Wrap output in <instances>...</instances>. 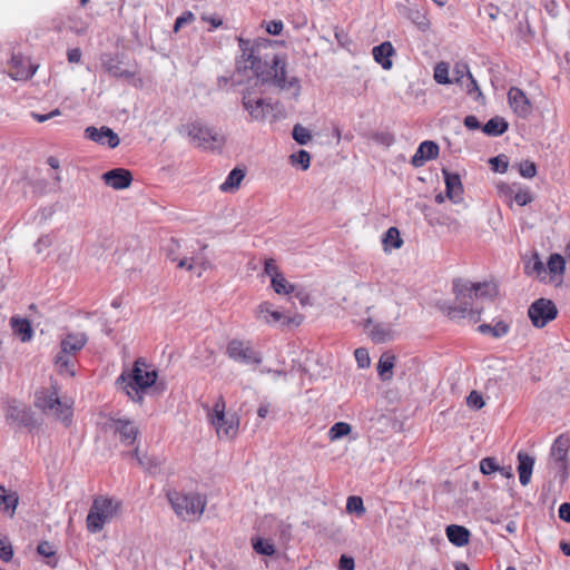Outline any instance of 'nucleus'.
Wrapping results in <instances>:
<instances>
[{
	"label": "nucleus",
	"instance_id": "obj_18",
	"mask_svg": "<svg viewBox=\"0 0 570 570\" xmlns=\"http://www.w3.org/2000/svg\"><path fill=\"white\" fill-rule=\"evenodd\" d=\"M508 102L511 109L520 118H528L532 112V105L525 92L518 88L511 87L508 91Z\"/></svg>",
	"mask_w": 570,
	"mask_h": 570
},
{
	"label": "nucleus",
	"instance_id": "obj_45",
	"mask_svg": "<svg viewBox=\"0 0 570 570\" xmlns=\"http://www.w3.org/2000/svg\"><path fill=\"white\" fill-rule=\"evenodd\" d=\"M490 165L495 173H505L509 167V161L505 155H499L490 159Z\"/></svg>",
	"mask_w": 570,
	"mask_h": 570
},
{
	"label": "nucleus",
	"instance_id": "obj_61",
	"mask_svg": "<svg viewBox=\"0 0 570 570\" xmlns=\"http://www.w3.org/2000/svg\"><path fill=\"white\" fill-rule=\"evenodd\" d=\"M464 126L470 130L479 129L480 121L478 120V118L475 116L470 115L464 118Z\"/></svg>",
	"mask_w": 570,
	"mask_h": 570
},
{
	"label": "nucleus",
	"instance_id": "obj_52",
	"mask_svg": "<svg viewBox=\"0 0 570 570\" xmlns=\"http://www.w3.org/2000/svg\"><path fill=\"white\" fill-rule=\"evenodd\" d=\"M194 20H195L194 13L191 11H185L181 16H179L176 19L174 30L178 31L180 28L193 22Z\"/></svg>",
	"mask_w": 570,
	"mask_h": 570
},
{
	"label": "nucleus",
	"instance_id": "obj_48",
	"mask_svg": "<svg viewBox=\"0 0 570 570\" xmlns=\"http://www.w3.org/2000/svg\"><path fill=\"white\" fill-rule=\"evenodd\" d=\"M466 403L471 409L480 410L484 406V400L482 395L476 392L472 391L469 396L466 397Z\"/></svg>",
	"mask_w": 570,
	"mask_h": 570
},
{
	"label": "nucleus",
	"instance_id": "obj_30",
	"mask_svg": "<svg viewBox=\"0 0 570 570\" xmlns=\"http://www.w3.org/2000/svg\"><path fill=\"white\" fill-rule=\"evenodd\" d=\"M446 535L451 543L456 547H464L469 543L470 532L462 525L451 524L446 528Z\"/></svg>",
	"mask_w": 570,
	"mask_h": 570
},
{
	"label": "nucleus",
	"instance_id": "obj_21",
	"mask_svg": "<svg viewBox=\"0 0 570 570\" xmlns=\"http://www.w3.org/2000/svg\"><path fill=\"white\" fill-rule=\"evenodd\" d=\"M102 180L106 185L114 189L120 190L128 188L132 181V175L129 170L124 168H115L106 171L102 175Z\"/></svg>",
	"mask_w": 570,
	"mask_h": 570
},
{
	"label": "nucleus",
	"instance_id": "obj_63",
	"mask_svg": "<svg viewBox=\"0 0 570 570\" xmlns=\"http://www.w3.org/2000/svg\"><path fill=\"white\" fill-rule=\"evenodd\" d=\"M67 57L69 62L77 63L81 59V51L78 48L69 49Z\"/></svg>",
	"mask_w": 570,
	"mask_h": 570
},
{
	"label": "nucleus",
	"instance_id": "obj_33",
	"mask_svg": "<svg viewBox=\"0 0 570 570\" xmlns=\"http://www.w3.org/2000/svg\"><path fill=\"white\" fill-rule=\"evenodd\" d=\"M18 500L16 492H7L4 485L0 484V510L8 512L12 517L18 505Z\"/></svg>",
	"mask_w": 570,
	"mask_h": 570
},
{
	"label": "nucleus",
	"instance_id": "obj_10",
	"mask_svg": "<svg viewBox=\"0 0 570 570\" xmlns=\"http://www.w3.org/2000/svg\"><path fill=\"white\" fill-rule=\"evenodd\" d=\"M184 131L198 147L205 149H214L224 144V137L219 132L199 120L187 124Z\"/></svg>",
	"mask_w": 570,
	"mask_h": 570
},
{
	"label": "nucleus",
	"instance_id": "obj_44",
	"mask_svg": "<svg viewBox=\"0 0 570 570\" xmlns=\"http://www.w3.org/2000/svg\"><path fill=\"white\" fill-rule=\"evenodd\" d=\"M519 174L524 178H533L537 175V166L533 161L524 160L518 165Z\"/></svg>",
	"mask_w": 570,
	"mask_h": 570
},
{
	"label": "nucleus",
	"instance_id": "obj_59",
	"mask_svg": "<svg viewBox=\"0 0 570 570\" xmlns=\"http://www.w3.org/2000/svg\"><path fill=\"white\" fill-rule=\"evenodd\" d=\"M375 140L380 144L390 146L394 142V137L389 132H381L375 135Z\"/></svg>",
	"mask_w": 570,
	"mask_h": 570
},
{
	"label": "nucleus",
	"instance_id": "obj_43",
	"mask_svg": "<svg viewBox=\"0 0 570 570\" xmlns=\"http://www.w3.org/2000/svg\"><path fill=\"white\" fill-rule=\"evenodd\" d=\"M469 73H471V71L466 62H456L453 67L452 80L453 82L461 83L464 77L469 78Z\"/></svg>",
	"mask_w": 570,
	"mask_h": 570
},
{
	"label": "nucleus",
	"instance_id": "obj_35",
	"mask_svg": "<svg viewBox=\"0 0 570 570\" xmlns=\"http://www.w3.org/2000/svg\"><path fill=\"white\" fill-rule=\"evenodd\" d=\"M402 243L403 240L396 227H390L382 237L384 249L399 248L401 247Z\"/></svg>",
	"mask_w": 570,
	"mask_h": 570
},
{
	"label": "nucleus",
	"instance_id": "obj_6",
	"mask_svg": "<svg viewBox=\"0 0 570 570\" xmlns=\"http://www.w3.org/2000/svg\"><path fill=\"white\" fill-rule=\"evenodd\" d=\"M120 500L107 495L95 497L86 518L88 532L94 534L101 532L106 524L120 514Z\"/></svg>",
	"mask_w": 570,
	"mask_h": 570
},
{
	"label": "nucleus",
	"instance_id": "obj_17",
	"mask_svg": "<svg viewBox=\"0 0 570 570\" xmlns=\"http://www.w3.org/2000/svg\"><path fill=\"white\" fill-rule=\"evenodd\" d=\"M85 137L99 145L108 146L109 148H116L120 144L118 135L109 127L102 126L97 128L89 126L85 129Z\"/></svg>",
	"mask_w": 570,
	"mask_h": 570
},
{
	"label": "nucleus",
	"instance_id": "obj_26",
	"mask_svg": "<svg viewBox=\"0 0 570 570\" xmlns=\"http://www.w3.org/2000/svg\"><path fill=\"white\" fill-rule=\"evenodd\" d=\"M564 269H566L564 258L557 253L552 254L547 262L548 282L557 281L558 283H560L562 275L564 273Z\"/></svg>",
	"mask_w": 570,
	"mask_h": 570
},
{
	"label": "nucleus",
	"instance_id": "obj_37",
	"mask_svg": "<svg viewBox=\"0 0 570 570\" xmlns=\"http://www.w3.org/2000/svg\"><path fill=\"white\" fill-rule=\"evenodd\" d=\"M352 431V426L346 422H337L335 423L328 431V438L332 442L337 441L346 435H348Z\"/></svg>",
	"mask_w": 570,
	"mask_h": 570
},
{
	"label": "nucleus",
	"instance_id": "obj_51",
	"mask_svg": "<svg viewBox=\"0 0 570 570\" xmlns=\"http://www.w3.org/2000/svg\"><path fill=\"white\" fill-rule=\"evenodd\" d=\"M264 272L266 275H268L271 277V281L273 278H276L279 275H282V273L279 272L278 265L272 258L265 261Z\"/></svg>",
	"mask_w": 570,
	"mask_h": 570
},
{
	"label": "nucleus",
	"instance_id": "obj_50",
	"mask_svg": "<svg viewBox=\"0 0 570 570\" xmlns=\"http://www.w3.org/2000/svg\"><path fill=\"white\" fill-rule=\"evenodd\" d=\"M519 206H525L533 200L532 194L528 189H520L513 197Z\"/></svg>",
	"mask_w": 570,
	"mask_h": 570
},
{
	"label": "nucleus",
	"instance_id": "obj_46",
	"mask_svg": "<svg viewBox=\"0 0 570 570\" xmlns=\"http://www.w3.org/2000/svg\"><path fill=\"white\" fill-rule=\"evenodd\" d=\"M480 471L488 475L500 471V465L493 458H484L480 461Z\"/></svg>",
	"mask_w": 570,
	"mask_h": 570
},
{
	"label": "nucleus",
	"instance_id": "obj_32",
	"mask_svg": "<svg viewBox=\"0 0 570 570\" xmlns=\"http://www.w3.org/2000/svg\"><path fill=\"white\" fill-rule=\"evenodd\" d=\"M509 128L508 121L499 116H495L488 120V122L482 127V131L491 137H498L503 135Z\"/></svg>",
	"mask_w": 570,
	"mask_h": 570
},
{
	"label": "nucleus",
	"instance_id": "obj_29",
	"mask_svg": "<svg viewBox=\"0 0 570 570\" xmlns=\"http://www.w3.org/2000/svg\"><path fill=\"white\" fill-rule=\"evenodd\" d=\"M525 272L537 277L541 282H548V271L547 264H544L540 258L537 252L533 253L531 258L525 265Z\"/></svg>",
	"mask_w": 570,
	"mask_h": 570
},
{
	"label": "nucleus",
	"instance_id": "obj_2",
	"mask_svg": "<svg viewBox=\"0 0 570 570\" xmlns=\"http://www.w3.org/2000/svg\"><path fill=\"white\" fill-rule=\"evenodd\" d=\"M455 302L443 306L444 312L452 320L469 318L476 323L482 313L481 301L491 298L495 294V286L491 283H472L468 279H456L453 283Z\"/></svg>",
	"mask_w": 570,
	"mask_h": 570
},
{
	"label": "nucleus",
	"instance_id": "obj_56",
	"mask_svg": "<svg viewBox=\"0 0 570 570\" xmlns=\"http://www.w3.org/2000/svg\"><path fill=\"white\" fill-rule=\"evenodd\" d=\"M468 80H469V85L466 87V92L469 95H473L475 92L478 95V97L482 96L480 87H479L476 80L474 79V77L472 76V73H469Z\"/></svg>",
	"mask_w": 570,
	"mask_h": 570
},
{
	"label": "nucleus",
	"instance_id": "obj_12",
	"mask_svg": "<svg viewBox=\"0 0 570 570\" xmlns=\"http://www.w3.org/2000/svg\"><path fill=\"white\" fill-rule=\"evenodd\" d=\"M570 448V440L564 435H559L550 450L549 464L554 470L556 474L561 479L568 476V452Z\"/></svg>",
	"mask_w": 570,
	"mask_h": 570
},
{
	"label": "nucleus",
	"instance_id": "obj_38",
	"mask_svg": "<svg viewBox=\"0 0 570 570\" xmlns=\"http://www.w3.org/2000/svg\"><path fill=\"white\" fill-rule=\"evenodd\" d=\"M292 166H299L302 170H307L311 166V155L308 151L301 149L289 156Z\"/></svg>",
	"mask_w": 570,
	"mask_h": 570
},
{
	"label": "nucleus",
	"instance_id": "obj_7",
	"mask_svg": "<svg viewBox=\"0 0 570 570\" xmlns=\"http://www.w3.org/2000/svg\"><path fill=\"white\" fill-rule=\"evenodd\" d=\"M207 417L219 440L232 441L236 438L239 430V417L236 413L226 411V402L222 395L208 411Z\"/></svg>",
	"mask_w": 570,
	"mask_h": 570
},
{
	"label": "nucleus",
	"instance_id": "obj_13",
	"mask_svg": "<svg viewBox=\"0 0 570 570\" xmlns=\"http://www.w3.org/2000/svg\"><path fill=\"white\" fill-rule=\"evenodd\" d=\"M528 315L535 327L542 328L557 317L558 309L552 301L539 298L530 305Z\"/></svg>",
	"mask_w": 570,
	"mask_h": 570
},
{
	"label": "nucleus",
	"instance_id": "obj_31",
	"mask_svg": "<svg viewBox=\"0 0 570 570\" xmlns=\"http://www.w3.org/2000/svg\"><path fill=\"white\" fill-rule=\"evenodd\" d=\"M395 355L385 352L381 355L377 363V373L383 381H390L393 377V367L395 365Z\"/></svg>",
	"mask_w": 570,
	"mask_h": 570
},
{
	"label": "nucleus",
	"instance_id": "obj_60",
	"mask_svg": "<svg viewBox=\"0 0 570 570\" xmlns=\"http://www.w3.org/2000/svg\"><path fill=\"white\" fill-rule=\"evenodd\" d=\"M53 245H55V237L51 235H45V236L40 237L38 239V242L36 243V246L39 248L51 247Z\"/></svg>",
	"mask_w": 570,
	"mask_h": 570
},
{
	"label": "nucleus",
	"instance_id": "obj_9",
	"mask_svg": "<svg viewBox=\"0 0 570 570\" xmlns=\"http://www.w3.org/2000/svg\"><path fill=\"white\" fill-rule=\"evenodd\" d=\"M35 405L43 413L55 416L66 425L72 417V401L60 399L55 386L36 393Z\"/></svg>",
	"mask_w": 570,
	"mask_h": 570
},
{
	"label": "nucleus",
	"instance_id": "obj_34",
	"mask_svg": "<svg viewBox=\"0 0 570 570\" xmlns=\"http://www.w3.org/2000/svg\"><path fill=\"white\" fill-rule=\"evenodd\" d=\"M245 177L244 170L239 168H234L228 176L226 177L225 181L220 185V190L224 193H229L236 190L242 180Z\"/></svg>",
	"mask_w": 570,
	"mask_h": 570
},
{
	"label": "nucleus",
	"instance_id": "obj_57",
	"mask_svg": "<svg viewBox=\"0 0 570 570\" xmlns=\"http://www.w3.org/2000/svg\"><path fill=\"white\" fill-rule=\"evenodd\" d=\"M283 30V22L282 21H271L266 26V31L273 36H277Z\"/></svg>",
	"mask_w": 570,
	"mask_h": 570
},
{
	"label": "nucleus",
	"instance_id": "obj_64",
	"mask_svg": "<svg viewBox=\"0 0 570 570\" xmlns=\"http://www.w3.org/2000/svg\"><path fill=\"white\" fill-rule=\"evenodd\" d=\"M202 19L212 24L214 29L220 27L223 24V20L216 16H203Z\"/></svg>",
	"mask_w": 570,
	"mask_h": 570
},
{
	"label": "nucleus",
	"instance_id": "obj_4",
	"mask_svg": "<svg viewBox=\"0 0 570 570\" xmlns=\"http://www.w3.org/2000/svg\"><path fill=\"white\" fill-rule=\"evenodd\" d=\"M157 373L144 360L135 361L132 367L124 371L117 379V385L134 402L141 403L147 389L155 384Z\"/></svg>",
	"mask_w": 570,
	"mask_h": 570
},
{
	"label": "nucleus",
	"instance_id": "obj_58",
	"mask_svg": "<svg viewBox=\"0 0 570 570\" xmlns=\"http://www.w3.org/2000/svg\"><path fill=\"white\" fill-rule=\"evenodd\" d=\"M354 568H355L354 559L343 554L340 559V569L341 570H354Z\"/></svg>",
	"mask_w": 570,
	"mask_h": 570
},
{
	"label": "nucleus",
	"instance_id": "obj_3",
	"mask_svg": "<svg viewBox=\"0 0 570 570\" xmlns=\"http://www.w3.org/2000/svg\"><path fill=\"white\" fill-rule=\"evenodd\" d=\"M375 309L373 316L365 321V331L370 338L377 344L387 343L397 336V321L401 316V306L399 303L381 297L376 304L367 307V312Z\"/></svg>",
	"mask_w": 570,
	"mask_h": 570
},
{
	"label": "nucleus",
	"instance_id": "obj_36",
	"mask_svg": "<svg viewBox=\"0 0 570 570\" xmlns=\"http://www.w3.org/2000/svg\"><path fill=\"white\" fill-rule=\"evenodd\" d=\"M274 292L278 295H288L294 292L295 287L282 275L271 281Z\"/></svg>",
	"mask_w": 570,
	"mask_h": 570
},
{
	"label": "nucleus",
	"instance_id": "obj_15",
	"mask_svg": "<svg viewBox=\"0 0 570 570\" xmlns=\"http://www.w3.org/2000/svg\"><path fill=\"white\" fill-rule=\"evenodd\" d=\"M254 316L257 322L269 326L289 322V318L284 313L275 309L274 305L269 302L258 304L254 309Z\"/></svg>",
	"mask_w": 570,
	"mask_h": 570
},
{
	"label": "nucleus",
	"instance_id": "obj_16",
	"mask_svg": "<svg viewBox=\"0 0 570 570\" xmlns=\"http://www.w3.org/2000/svg\"><path fill=\"white\" fill-rule=\"evenodd\" d=\"M37 71V67L32 66L28 58L21 53H12L9 61V76L13 80H28Z\"/></svg>",
	"mask_w": 570,
	"mask_h": 570
},
{
	"label": "nucleus",
	"instance_id": "obj_23",
	"mask_svg": "<svg viewBox=\"0 0 570 570\" xmlns=\"http://www.w3.org/2000/svg\"><path fill=\"white\" fill-rule=\"evenodd\" d=\"M395 50L390 41L382 42L372 49V55L375 60L383 69L390 70L393 66L391 57Z\"/></svg>",
	"mask_w": 570,
	"mask_h": 570
},
{
	"label": "nucleus",
	"instance_id": "obj_14",
	"mask_svg": "<svg viewBox=\"0 0 570 570\" xmlns=\"http://www.w3.org/2000/svg\"><path fill=\"white\" fill-rule=\"evenodd\" d=\"M242 104L253 121H264L272 110L271 104L263 98L253 97L249 91L243 94Z\"/></svg>",
	"mask_w": 570,
	"mask_h": 570
},
{
	"label": "nucleus",
	"instance_id": "obj_19",
	"mask_svg": "<svg viewBox=\"0 0 570 570\" xmlns=\"http://www.w3.org/2000/svg\"><path fill=\"white\" fill-rule=\"evenodd\" d=\"M191 254L193 255L187 256V255H183V252H169L168 259L171 263H175L177 268L185 269V271H191V272L196 273L198 276H200L202 271L204 268L203 267L204 262H203L202 257H199L198 255H195L194 253H191Z\"/></svg>",
	"mask_w": 570,
	"mask_h": 570
},
{
	"label": "nucleus",
	"instance_id": "obj_41",
	"mask_svg": "<svg viewBox=\"0 0 570 570\" xmlns=\"http://www.w3.org/2000/svg\"><path fill=\"white\" fill-rule=\"evenodd\" d=\"M292 136H293V139L299 145H306L312 139L311 131L307 128H305L304 126H302L301 124H296L293 127Z\"/></svg>",
	"mask_w": 570,
	"mask_h": 570
},
{
	"label": "nucleus",
	"instance_id": "obj_49",
	"mask_svg": "<svg viewBox=\"0 0 570 570\" xmlns=\"http://www.w3.org/2000/svg\"><path fill=\"white\" fill-rule=\"evenodd\" d=\"M13 557L12 546L3 539H0V559L9 562Z\"/></svg>",
	"mask_w": 570,
	"mask_h": 570
},
{
	"label": "nucleus",
	"instance_id": "obj_25",
	"mask_svg": "<svg viewBox=\"0 0 570 570\" xmlns=\"http://www.w3.org/2000/svg\"><path fill=\"white\" fill-rule=\"evenodd\" d=\"M101 65L105 71L115 78L130 79L135 75L132 71L124 69L120 62L111 55H105Z\"/></svg>",
	"mask_w": 570,
	"mask_h": 570
},
{
	"label": "nucleus",
	"instance_id": "obj_40",
	"mask_svg": "<svg viewBox=\"0 0 570 570\" xmlns=\"http://www.w3.org/2000/svg\"><path fill=\"white\" fill-rule=\"evenodd\" d=\"M434 80L441 85L452 83V78L449 77V65L446 62H440L434 68Z\"/></svg>",
	"mask_w": 570,
	"mask_h": 570
},
{
	"label": "nucleus",
	"instance_id": "obj_5",
	"mask_svg": "<svg viewBox=\"0 0 570 570\" xmlns=\"http://www.w3.org/2000/svg\"><path fill=\"white\" fill-rule=\"evenodd\" d=\"M166 498L176 517L187 522L200 520L207 505L206 495L194 491L184 492L168 489Z\"/></svg>",
	"mask_w": 570,
	"mask_h": 570
},
{
	"label": "nucleus",
	"instance_id": "obj_11",
	"mask_svg": "<svg viewBox=\"0 0 570 570\" xmlns=\"http://www.w3.org/2000/svg\"><path fill=\"white\" fill-rule=\"evenodd\" d=\"M226 355L234 362L244 365H258L263 360L252 342L238 338H233L227 343Z\"/></svg>",
	"mask_w": 570,
	"mask_h": 570
},
{
	"label": "nucleus",
	"instance_id": "obj_39",
	"mask_svg": "<svg viewBox=\"0 0 570 570\" xmlns=\"http://www.w3.org/2000/svg\"><path fill=\"white\" fill-rule=\"evenodd\" d=\"M253 549L263 556H273L275 553V546L269 541L261 538L252 540Z\"/></svg>",
	"mask_w": 570,
	"mask_h": 570
},
{
	"label": "nucleus",
	"instance_id": "obj_54",
	"mask_svg": "<svg viewBox=\"0 0 570 570\" xmlns=\"http://www.w3.org/2000/svg\"><path fill=\"white\" fill-rule=\"evenodd\" d=\"M37 551L43 557H51L56 553L53 546L48 541H42L38 544Z\"/></svg>",
	"mask_w": 570,
	"mask_h": 570
},
{
	"label": "nucleus",
	"instance_id": "obj_28",
	"mask_svg": "<svg viewBox=\"0 0 570 570\" xmlns=\"http://www.w3.org/2000/svg\"><path fill=\"white\" fill-rule=\"evenodd\" d=\"M518 472L519 480L522 485H527L530 482L534 459L527 453L519 452L518 454Z\"/></svg>",
	"mask_w": 570,
	"mask_h": 570
},
{
	"label": "nucleus",
	"instance_id": "obj_53",
	"mask_svg": "<svg viewBox=\"0 0 570 570\" xmlns=\"http://www.w3.org/2000/svg\"><path fill=\"white\" fill-rule=\"evenodd\" d=\"M334 36L341 47H343V48L350 47L352 41H351L348 35L344 31V29L336 28Z\"/></svg>",
	"mask_w": 570,
	"mask_h": 570
},
{
	"label": "nucleus",
	"instance_id": "obj_20",
	"mask_svg": "<svg viewBox=\"0 0 570 570\" xmlns=\"http://www.w3.org/2000/svg\"><path fill=\"white\" fill-rule=\"evenodd\" d=\"M445 183V195L453 204L463 202V185L459 174L442 169Z\"/></svg>",
	"mask_w": 570,
	"mask_h": 570
},
{
	"label": "nucleus",
	"instance_id": "obj_8",
	"mask_svg": "<svg viewBox=\"0 0 570 570\" xmlns=\"http://www.w3.org/2000/svg\"><path fill=\"white\" fill-rule=\"evenodd\" d=\"M85 333H69L61 338L60 351L55 356V366L60 375L75 376V356L87 344Z\"/></svg>",
	"mask_w": 570,
	"mask_h": 570
},
{
	"label": "nucleus",
	"instance_id": "obj_24",
	"mask_svg": "<svg viewBox=\"0 0 570 570\" xmlns=\"http://www.w3.org/2000/svg\"><path fill=\"white\" fill-rule=\"evenodd\" d=\"M112 429L119 433L122 442L132 444L138 435V429L134 422L129 420H114Z\"/></svg>",
	"mask_w": 570,
	"mask_h": 570
},
{
	"label": "nucleus",
	"instance_id": "obj_47",
	"mask_svg": "<svg viewBox=\"0 0 570 570\" xmlns=\"http://www.w3.org/2000/svg\"><path fill=\"white\" fill-rule=\"evenodd\" d=\"M355 360L357 362V365L361 368H366L371 364L370 354L366 348L360 347L356 348L354 352Z\"/></svg>",
	"mask_w": 570,
	"mask_h": 570
},
{
	"label": "nucleus",
	"instance_id": "obj_27",
	"mask_svg": "<svg viewBox=\"0 0 570 570\" xmlns=\"http://www.w3.org/2000/svg\"><path fill=\"white\" fill-rule=\"evenodd\" d=\"M10 325L13 331V334L20 337L22 342L31 341L33 336V330L31 327L30 322L27 318L13 316L10 320Z\"/></svg>",
	"mask_w": 570,
	"mask_h": 570
},
{
	"label": "nucleus",
	"instance_id": "obj_62",
	"mask_svg": "<svg viewBox=\"0 0 570 570\" xmlns=\"http://www.w3.org/2000/svg\"><path fill=\"white\" fill-rule=\"evenodd\" d=\"M559 518L563 521L570 522V503H562L559 507Z\"/></svg>",
	"mask_w": 570,
	"mask_h": 570
},
{
	"label": "nucleus",
	"instance_id": "obj_55",
	"mask_svg": "<svg viewBox=\"0 0 570 570\" xmlns=\"http://www.w3.org/2000/svg\"><path fill=\"white\" fill-rule=\"evenodd\" d=\"M509 332V326L504 322H498L495 325L492 326V333L491 335L494 337H502L507 335Z\"/></svg>",
	"mask_w": 570,
	"mask_h": 570
},
{
	"label": "nucleus",
	"instance_id": "obj_42",
	"mask_svg": "<svg viewBox=\"0 0 570 570\" xmlns=\"http://www.w3.org/2000/svg\"><path fill=\"white\" fill-rule=\"evenodd\" d=\"M346 510L350 513H356L357 515H362L365 513V508L362 498L352 495L347 499Z\"/></svg>",
	"mask_w": 570,
	"mask_h": 570
},
{
	"label": "nucleus",
	"instance_id": "obj_1",
	"mask_svg": "<svg viewBox=\"0 0 570 570\" xmlns=\"http://www.w3.org/2000/svg\"><path fill=\"white\" fill-rule=\"evenodd\" d=\"M239 47L243 51L237 61V69L250 70L262 83L269 82L281 91L286 92L291 98L297 100L301 96V81L295 76H288L286 60L283 56L274 55L262 60L258 47H249V42L239 39Z\"/></svg>",
	"mask_w": 570,
	"mask_h": 570
},
{
	"label": "nucleus",
	"instance_id": "obj_22",
	"mask_svg": "<svg viewBox=\"0 0 570 570\" xmlns=\"http://www.w3.org/2000/svg\"><path fill=\"white\" fill-rule=\"evenodd\" d=\"M439 156V146L432 140H425L420 144L411 159L414 167L423 166L428 160L435 159Z\"/></svg>",
	"mask_w": 570,
	"mask_h": 570
}]
</instances>
